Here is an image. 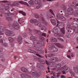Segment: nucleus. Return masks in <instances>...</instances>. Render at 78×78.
<instances>
[{
	"instance_id": "f257e3e1",
	"label": "nucleus",
	"mask_w": 78,
	"mask_h": 78,
	"mask_svg": "<svg viewBox=\"0 0 78 78\" xmlns=\"http://www.w3.org/2000/svg\"><path fill=\"white\" fill-rule=\"evenodd\" d=\"M10 8V7L8 6H5V5H3L2 9H1V8L0 7V9H1V12L3 14H5V16L6 17V20L8 21H12L13 19L12 17H8V16H10V14L9 13L10 12L9 9Z\"/></svg>"
},
{
	"instance_id": "f03ea898",
	"label": "nucleus",
	"mask_w": 78,
	"mask_h": 78,
	"mask_svg": "<svg viewBox=\"0 0 78 78\" xmlns=\"http://www.w3.org/2000/svg\"><path fill=\"white\" fill-rule=\"evenodd\" d=\"M21 70L22 72H24L25 73H28V74H30L31 75H36V73H37L36 71H34V69H32V70L30 72L28 73V72L27 71V69L24 67L22 68Z\"/></svg>"
},
{
	"instance_id": "7ed1b4c3",
	"label": "nucleus",
	"mask_w": 78,
	"mask_h": 78,
	"mask_svg": "<svg viewBox=\"0 0 78 78\" xmlns=\"http://www.w3.org/2000/svg\"><path fill=\"white\" fill-rule=\"evenodd\" d=\"M66 29L67 30L68 32H69V33H71V34L73 33V32H75L76 33L78 32L77 29L75 28L72 29L71 28V27L69 25L67 26Z\"/></svg>"
},
{
	"instance_id": "20e7f679",
	"label": "nucleus",
	"mask_w": 78,
	"mask_h": 78,
	"mask_svg": "<svg viewBox=\"0 0 78 78\" xmlns=\"http://www.w3.org/2000/svg\"><path fill=\"white\" fill-rule=\"evenodd\" d=\"M49 50L51 52H56L58 51V48H55L53 44L49 45Z\"/></svg>"
},
{
	"instance_id": "39448f33",
	"label": "nucleus",
	"mask_w": 78,
	"mask_h": 78,
	"mask_svg": "<svg viewBox=\"0 0 78 78\" xmlns=\"http://www.w3.org/2000/svg\"><path fill=\"white\" fill-rule=\"evenodd\" d=\"M12 27L15 30H18L20 28V25L19 24V23L17 21H15L12 24Z\"/></svg>"
},
{
	"instance_id": "423d86ee",
	"label": "nucleus",
	"mask_w": 78,
	"mask_h": 78,
	"mask_svg": "<svg viewBox=\"0 0 78 78\" xmlns=\"http://www.w3.org/2000/svg\"><path fill=\"white\" fill-rule=\"evenodd\" d=\"M5 34L7 36H14L15 35L14 33L12 31H11L9 30L6 31L5 32Z\"/></svg>"
},
{
	"instance_id": "0eeeda50",
	"label": "nucleus",
	"mask_w": 78,
	"mask_h": 78,
	"mask_svg": "<svg viewBox=\"0 0 78 78\" xmlns=\"http://www.w3.org/2000/svg\"><path fill=\"white\" fill-rule=\"evenodd\" d=\"M32 47L37 51H40L42 49V47L39 45H33Z\"/></svg>"
},
{
	"instance_id": "6e6552de",
	"label": "nucleus",
	"mask_w": 78,
	"mask_h": 78,
	"mask_svg": "<svg viewBox=\"0 0 78 78\" xmlns=\"http://www.w3.org/2000/svg\"><path fill=\"white\" fill-rule=\"evenodd\" d=\"M74 11L73 10V9L69 7L68 9V12L69 14L70 15H73V12Z\"/></svg>"
},
{
	"instance_id": "1a4fd4ad",
	"label": "nucleus",
	"mask_w": 78,
	"mask_h": 78,
	"mask_svg": "<svg viewBox=\"0 0 78 78\" xmlns=\"http://www.w3.org/2000/svg\"><path fill=\"white\" fill-rule=\"evenodd\" d=\"M50 41L51 42H57L58 40L57 38L52 37L50 38Z\"/></svg>"
},
{
	"instance_id": "9d476101",
	"label": "nucleus",
	"mask_w": 78,
	"mask_h": 78,
	"mask_svg": "<svg viewBox=\"0 0 78 78\" xmlns=\"http://www.w3.org/2000/svg\"><path fill=\"white\" fill-rule=\"evenodd\" d=\"M58 31H59V30L58 29V28L57 27H55L52 30V32L55 34L58 33Z\"/></svg>"
},
{
	"instance_id": "9b49d317",
	"label": "nucleus",
	"mask_w": 78,
	"mask_h": 78,
	"mask_svg": "<svg viewBox=\"0 0 78 78\" xmlns=\"http://www.w3.org/2000/svg\"><path fill=\"white\" fill-rule=\"evenodd\" d=\"M64 26V25H61V26H57L59 28H60L61 29V31L62 33H63V34H64L65 33V30H64V28H62V27Z\"/></svg>"
},
{
	"instance_id": "f8f14e48",
	"label": "nucleus",
	"mask_w": 78,
	"mask_h": 78,
	"mask_svg": "<svg viewBox=\"0 0 78 78\" xmlns=\"http://www.w3.org/2000/svg\"><path fill=\"white\" fill-rule=\"evenodd\" d=\"M34 24L35 25H37V26H38V27H41L42 26L41 23L40 22L37 21V20H36L34 23Z\"/></svg>"
},
{
	"instance_id": "ddd939ff",
	"label": "nucleus",
	"mask_w": 78,
	"mask_h": 78,
	"mask_svg": "<svg viewBox=\"0 0 78 78\" xmlns=\"http://www.w3.org/2000/svg\"><path fill=\"white\" fill-rule=\"evenodd\" d=\"M62 16H63V14H61L60 13H58L56 15V17L58 19H60Z\"/></svg>"
},
{
	"instance_id": "4468645a",
	"label": "nucleus",
	"mask_w": 78,
	"mask_h": 78,
	"mask_svg": "<svg viewBox=\"0 0 78 78\" xmlns=\"http://www.w3.org/2000/svg\"><path fill=\"white\" fill-rule=\"evenodd\" d=\"M18 41L19 44H22V37L21 36H19L18 38Z\"/></svg>"
},
{
	"instance_id": "2eb2a0df",
	"label": "nucleus",
	"mask_w": 78,
	"mask_h": 78,
	"mask_svg": "<svg viewBox=\"0 0 78 78\" xmlns=\"http://www.w3.org/2000/svg\"><path fill=\"white\" fill-rule=\"evenodd\" d=\"M0 2H2V3H7V5L8 6H12L11 5V2L9 1H0Z\"/></svg>"
},
{
	"instance_id": "dca6fc26",
	"label": "nucleus",
	"mask_w": 78,
	"mask_h": 78,
	"mask_svg": "<svg viewBox=\"0 0 78 78\" xmlns=\"http://www.w3.org/2000/svg\"><path fill=\"white\" fill-rule=\"evenodd\" d=\"M41 19L42 22L44 23V24H45V25H47L48 23H47L46 21L45 20V19H44V17H41Z\"/></svg>"
},
{
	"instance_id": "f3484780",
	"label": "nucleus",
	"mask_w": 78,
	"mask_h": 78,
	"mask_svg": "<svg viewBox=\"0 0 78 78\" xmlns=\"http://www.w3.org/2000/svg\"><path fill=\"white\" fill-rule=\"evenodd\" d=\"M11 6H16V5H19V3L18 1H15L13 2L12 4H11Z\"/></svg>"
},
{
	"instance_id": "a211bd4d",
	"label": "nucleus",
	"mask_w": 78,
	"mask_h": 78,
	"mask_svg": "<svg viewBox=\"0 0 78 78\" xmlns=\"http://www.w3.org/2000/svg\"><path fill=\"white\" fill-rule=\"evenodd\" d=\"M51 21L52 25H56V23L55 20L54 19H51Z\"/></svg>"
},
{
	"instance_id": "6ab92c4d",
	"label": "nucleus",
	"mask_w": 78,
	"mask_h": 78,
	"mask_svg": "<svg viewBox=\"0 0 78 78\" xmlns=\"http://www.w3.org/2000/svg\"><path fill=\"white\" fill-rule=\"evenodd\" d=\"M35 32L36 33L40 36L42 35V32L40 30H35Z\"/></svg>"
},
{
	"instance_id": "aec40b11",
	"label": "nucleus",
	"mask_w": 78,
	"mask_h": 78,
	"mask_svg": "<svg viewBox=\"0 0 78 78\" xmlns=\"http://www.w3.org/2000/svg\"><path fill=\"white\" fill-rule=\"evenodd\" d=\"M37 38V37H35L34 36H32L30 37V40L33 41L35 39H36Z\"/></svg>"
},
{
	"instance_id": "412c9836",
	"label": "nucleus",
	"mask_w": 78,
	"mask_h": 78,
	"mask_svg": "<svg viewBox=\"0 0 78 78\" xmlns=\"http://www.w3.org/2000/svg\"><path fill=\"white\" fill-rule=\"evenodd\" d=\"M63 25H64V23L62 22H59V21H57V24L56 27H58Z\"/></svg>"
},
{
	"instance_id": "4be33fe9",
	"label": "nucleus",
	"mask_w": 78,
	"mask_h": 78,
	"mask_svg": "<svg viewBox=\"0 0 78 78\" xmlns=\"http://www.w3.org/2000/svg\"><path fill=\"white\" fill-rule=\"evenodd\" d=\"M38 61L40 62L41 64H45V61L42 59H39L38 60Z\"/></svg>"
},
{
	"instance_id": "5701e85b",
	"label": "nucleus",
	"mask_w": 78,
	"mask_h": 78,
	"mask_svg": "<svg viewBox=\"0 0 78 78\" xmlns=\"http://www.w3.org/2000/svg\"><path fill=\"white\" fill-rule=\"evenodd\" d=\"M2 51L3 48H0V58H2V57H3V56L4 55V54H3V53L2 52Z\"/></svg>"
},
{
	"instance_id": "b1692460",
	"label": "nucleus",
	"mask_w": 78,
	"mask_h": 78,
	"mask_svg": "<svg viewBox=\"0 0 78 78\" xmlns=\"http://www.w3.org/2000/svg\"><path fill=\"white\" fill-rule=\"evenodd\" d=\"M34 2L35 4H36V5H37V4H38V5L41 4V0H35Z\"/></svg>"
},
{
	"instance_id": "393cba45",
	"label": "nucleus",
	"mask_w": 78,
	"mask_h": 78,
	"mask_svg": "<svg viewBox=\"0 0 78 78\" xmlns=\"http://www.w3.org/2000/svg\"><path fill=\"white\" fill-rule=\"evenodd\" d=\"M74 70L76 73H78V66L74 68Z\"/></svg>"
},
{
	"instance_id": "a878e982",
	"label": "nucleus",
	"mask_w": 78,
	"mask_h": 78,
	"mask_svg": "<svg viewBox=\"0 0 78 78\" xmlns=\"http://www.w3.org/2000/svg\"><path fill=\"white\" fill-rule=\"evenodd\" d=\"M60 20H61L62 21L64 22V21H66V17H65L64 16H62Z\"/></svg>"
},
{
	"instance_id": "bb28decb",
	"label": "nucleus",
	"mask_w": 78,
	"mask_h": 78,
	"mask_svg": "<svg viewBox=\"0 0 78 78\" xmlns=\"http://www.w3.org/2000/svg\"><path fill=\"white\" fill-rule=\"evenodd\" d=\"M46 17H47L48 19H51V18H53V16H52L51 14L47 15L46 16Z\"/></svg>"
},
{
	"instance_id": "cd10ccee",
	"label": "nucleus",
	"mask_w": 78,
	"mask_h": 78,
	"mask_svg": "<svg viewBox=\"0 0 78 78\" xmlns=\"http://www.w3.org/2000/svg\"><path fill=\"white\" fill-rule=\"evenodd\" d=\"M33 43L34 44V45H37V44H39V43L37 42V41L36 39L34 40L33 41Z\"/></svg>"
},
{
	"instance_id": "c85d7f7f",
	"label": "nucleus",
	"mask_w": 78,
	"mask_h": 78,
	"mask_svg": "<svg viewBox=\"0 0 78 78\" xmlns=\"http://www.w3.org/2000/svg\"><path fill=\"white\" fill-rule=\"evenodd\" d=\"M62 7L63 8V10L66 11H67V7H66V6L64 5H62Z\"/></svg>"
},
{
	"instance_id": "c756f323",
	"label": "nucleus",
	"mask_w": 78,
	"mask_h": 78,
	"mask_svg": "<svg viewBox=\"0 0 78 78\" xmlns=\"http://www.w3.org/2000/svg\"><path fill=\"white\" fill-rule=\"evenodd\" d=\"M19 13H20L21 14H22L23 16H26V13H25V12H23V11H19Z\"/></svg>"
},
{
	"instance_id": "7c9ffc66",
	"label": "nucleus",
	"mask_w": 78,
	"mask_h": 78,
	"mask_svg": "<svg viewBox=\"0 0 78 78\" xmlns=\"http://www.w3.org/2000/svg\"><path fill=\"white\" fill-rule=\"evenodd\" d=\"M4 30H5V28L2 26H0V31H2V32H3L4 31Z\"/></svg>"
},
{
	"instance_id": "2f4dec72",
	"label": "nucleus",
	"mask_w": 78,
	"mask_h": 78,
	"mask_svg": "<svg viewBox=\"0 0 78 78\" xmlns=\"http://www.w3.org/2000/svg\"><path fill=\"white\" fill-rule=\"evenodd\" d=\"M3 46L4 47H8V44L4 42L2 44Z\"/></svg>"
},
{
	"instance_id": "473e14b6",
	"label": "nucleus",
	"mask_w": 78,
	"mask_h": 78,
	"mask_svg": "<svg viewBox=\"0 0 78 78\" xmlns=\"http://www.w3.org/2000/svg\"><path fill=\"white\" fill-rule=\"evenodd\" d=\"M36 20H30V23H35V22H36Z\"/></svg>"
},
{
	"instance_id": "72a5a7b5",
	"label": "nucleus",
	"mask_w": 78,
	"mask_h": 78,
	"mask_svg": "<svg viewBox=\"0 0 78 78\" xmlns=\"http://www.w3.org/2000/svg\"><path fill=\"white\" fill-rule=\"evenodd\" d=\"M54 56V55L52 53H50L48 55V57L49 58H51V57H53Z\"/></svg>"
},
{
	"instance_id": "f704fd0d",
	"label": "nucleus",
	"mask_w": 78,
	"mask_h": 78,
	"mask_svg": "<svg viewBox=\"0 0 78 78\" xmlns=\"http://www.w3.org/2000/svg\"><path fill=\"white\" fill-rule=\"evenodd\" d=\"M9 40L10 42H12L14 41V40H13L12 38L11 37H9Z\"/></svg>"
},
{
	"instance_id": "c9c22d12",
	"label": "nucleus",
	"mask_w": 78,
	"mask_h": 78,
	"mask_svg": "<svg viewBox=\"0 0 78 78\" xmlns=\"http://www.w3.org/2000/svg\"><path fill=\"white\" fill-rule=\"evenodd\" d=\"M39 44H40L42 47H44L45 45V44H44V41H41L40 43H39Z\"/></svg>"
},
{
	"instance_id": "e433bc0d",
	"label": "nucleus",
	"mask_w": 78,
	"mask_h": 78,
	"mask_svg": "<svg viewBox=\"0 0 78 78\" xmlns=\"http://www.w3.org/2000/svg\"><path fill=\"white\" fill-rule=\"evenodd\" d=\"M29 5H33V4H34V3L33 2V1L32 0L30 1L29 2Z\"/></svg>"
},
{
	"instance_id": "4c0bfd02",
	"label": "nucleus",
	"mask_w": 78,
	"mask_h": 78,
	"mask_svg": "<svg viewBox=\"0 0 78 78\" xmlns=\"http://www.w3.org/2000/svg\"><path fill=\"white\" fill-rule=\"evenodd\" d=\"M65 16L66 17H67V18H69V17H70V16H69V15L68 13H65Z\"/></svg>"
},
{
	"instance_id": "58836bf2",
	"label": "nucleus",
	"mask_w": 78,
	"mask_h": 78,
	"mask_svg": "<svg viewBox=\"0 0 78 78\" xmlns=\"http://www.w3.org/2000/svg\"><path fill=\"white\" fill-rule=\"evenodd\" d=\"M70 73L71 74V76H75V73L73 72H70Z\"/></svg>"
},
{
	"instance_id": "ea45409f",
	"label": "nucleus",
	"mask_w": 78,
	"mask_h": 78,
	"mask_svg": "<svg viewBox=\"0 0 78 78\" xmlns=\"http://www.w3.org/2000/svg\"><path fill=\"white\" fill-rule=\"evenodd\" d=\"M39 38L40 40H42V41H44V39H45V38H44V37L42 36H41L39 37Z\"/></svg>"
},
{
	"instance_id": "a19ab883",
	"label": "nucleus",
	"mask_w": 78,
	"mask_h": 78,
	"mask_svg": "<svg viewBox=\"0 0 78 78\" xmlns=\"http://www.w3.org/2000/svg\"><path fill=\"white\" fill-rule=\"evenodd\" d=\"M72 5H73L74 7H76V6H78V4H76L75 3L73 2Z\"/></svg>"
},
{
	"instance_id": "79ce46f5",
	"label": "nucleus",
	"mask_w": 78,
	"mask_h": 78,
	"mask_svg": "<svg viewBox=\"0 0 78 78\" xmlns=\"http://www.w3.org/2000/svg\"><path fill=\"white\" fill-rule=\"evenodd\" d=\"M56 66L57 67H61V64L60 63L56 64Z\"/></svg>"
},
{
	"instance_id": "37998d69",
	"label": "nucleus",
	"mask_w": 78,
	"mask_h": 78,
	"mask_svg": "<svg viewBox=\"0 0 78 78\" xmlns=\"http://www.w3.org/2000/svg\"><path fill=\"white\" fill-rule=\"evenodd\" d=\"M41 6H42V4H40L36 6V8H37L39 9V8H40L41 7Z\"/></svg>"
},
{
	"instance_id": "c03bdc74",
	"label": "nucleus",
	"mask_w": 78,
	"mask_h": 78,
	"mask_svg": "<svg viewBox=\"0 0 78 78\" xmlns=\"http://www.w3.org/2000/svg\"><path fill=\"white\" fill-rule=\"evenodd\" d=\"M49 11L51 12V14L53 15V16H55V14H54V13H53V11L51 9H50Z\"/></svg>"
},
{
	"instance_id": "a18cd8bd",
	"label": "nucleus",
	"mask_w": 78,
	"mask_h": 78,
	"mask_svg": "<svg viewBox=\"0 0 78 78\" xmlns=\"http://www.w3.org/2000/svg\"><path fill=\"white\" fill-rule=\"evenodd\" d=\"M30 53H35V52L33 51L32 49H30V51H29Z\"/></svg>"
},
{
	"instance_id": "49530a36",
	"label": "nucleus",
	"mask_w": 78,
	"mask_h": 78,
	"mask_svg": "<svg viewBox=\"0 0 78 78\" xmlns=\"http://www.w3.org/2000/svg\"><path fill=\"white\" fill-rule=\"evenodd\" d=\"M35 17L36 19H39V18H40V16L38 15V14H36Z\"/></svg>"
},
{
	"instance_id": "de8ad7c7",
	"label": "nucleus",
	"mask_w": 78,
	"mask_h": 78,
	"mask_svg": "<svg viewBox=\"0 0 78 78\" xmlns=\"http://www.w3.org/2000/svg\"><path fill=\"white\" fill-rule=\"evenodd\" d=\"M40 68L41 69H42V70H45V67L43 65H41V66Z\"/></svg>"
},
{
	"instance_id": "09e8293b",
	"label": "nucleus",
	"mask_w": 78,
	"mask_h": 78,
	"mask_svg": "<svg viewBox=\"0 0 78 78\" xmlns=\"http://www.w3.org/2000/svg\"><path fill=\"white\" fill-rule=\"evenodd\" d=\"M41 66H42V65H41V64H39V63H37V67L38 68H40Z\"/></svg>"
},
{
	"instance_id": "8fccbe9b",
	"label": "nucleus",
	"mask_w": 78,
	"mask_h": 78,
	"mask_svg": "<svg viewBox=\"0 0 78 78\" xmlns=\"http://www.w3.org/2000/svg\"><path fill=\"white\" fill-rule=\"evenodd\" d=\"M0 44H3L4 43L3 42V40L2 39H0Z\"/></svg>"
},
{
	"instance_id": "3c124183",
	"label": "nucleus",
	"mask_w": 78,
	"mask_h": 78,
	"mask_svg": "<svg viewBox=\"0 0 78 78\" xmlns=\"http://www.w3.org/2000/svg\"><path fill=\"white\" fill-rule=\"evenodd\" d=\"M58 40H60V41H62V42H64V40H63V39H62L60 37H58Z\"/></svg>"
},
{
	"instance_id": "603ef678",
	"label": "nucleus",
	"mask_w": 78,
	"mask_h": 78,
	"mask_svg": "<svg viewBox=\"0 0 78 78\" xmlns=\"http://www.w3.org/2000/svg\"><path fill=\"white\" fill-rule=\"evenodd\" d=\"M66 37L67 38H70V34H66Z\"/></svg>"
},
{
	"instance_id": "864d4df0",
	"label": "nucleus",
	"mask_w": 78,
	"mask_h": 78,
	"mask_svg": "<svg viewBox=\"0 0 78 78\" xmlns=\"http://www.w3.org/2000/svg\"><path fill=\"white\" fill-rule=\"evenodd\" d=\"M41 36H44V37H46V34L45 33H43L42 34L41 33Z\"/></svg>"
},
{
	"instance_id": "5fc2aeb1",
	"label": "nucleus",
	"mask_w": 78,
	"mask_h": 78,
	"mask_svg": "<svg viewBox=\"0 0 78 78\" xmlns=\"http://www.w3.org/2000/svg\"><path fill=\"white\" fill-rule=\"evenodd\" d=\"M62 33H60L58 34V35L59 37H61V36H62Z\"/></svg>"
},
{
	"instance_id": "6e6d98bb",
	"label": "nucleus",
	"mask_w": 78,
	"mask_h": 78,
	"mask_svg": "<svg viewBox=\"0 0 78 78\" xmlns=\"http://www.w3.org/2000/svg\"><path fill=\"white\" fill-rule=\"evenodd\" d=\"M23 37H27V35L26 33H24L23 34Z\"/></svg>"
},
{
	"instance_id": "4d7b16f0",
	"label": "nucleus",
	"mask_w": 78,
	"mask_h": 78,
	"mask_svg": "<svg viewBox=\"0 0 78 78\" xmlns=\"http://www.w3.org/2000/svg\"><path fill=\"white\" fill-rule=\"evenodd\" d=\"M45 62H46L47 65H48V66L49 65V62H48L46 60H45Z\"/></svg>"
},
{
	"instance_id": "13d9d810",
	"label": "nucleus",
	"mask_w": 78,
	"mask_h": 78,
	"mask_svg": "<svg viewBox=\"0 0 78 78\" xmlns=\"http://www.w3.org/2000/svg\"><path fill=\"white\" fill-rule=\"evenodd\" d=\"M21 76L22 77V78H25V75H24V74H21Z\"/></svg>"
},
{
	"instance_id": "bf43d9fd",
	"label": "nucleus",
	"mask_w": 78,
	"mask_h": 78,
	"mask_svg": "<svg viewBox=\"0 0 78 78\" xmlns=\"http://www.w3.org/2000/svg\"><path fill=\"white\" fill-rule=\"evenodd\" d=\"M36 55H37V56H38L39 57H40V58H42V56H41V55H40L39 54H36Z\"/></svg>"
},
{
	"instance_id": "052dcab7",
	"label": "nucleus",
	"mask_w": 78,
	"mask_h": 78,
	"mask_svg": "<svg viewBox=\"0 0 78 78\" xmlns=\"http://www.w3.org/2000/svg\"><path fill=\"white\" fill-rule=\"evenodd\" d=\"M61 78H66V76H65L61 75L60 76Z\"/></svg>"
},
{
	"instance_id": "680f3d73",
	"label": "nucleus",
	"mask_w": 78,
	"mask_h": 78,
	"mask_svg": "<svg viewBox=\"0 0 78 78\" xmlns=\"http://www.w3.org/2000/svg\"><path fill=\"white\" fill-rule=\"evenodd\" d=\"M55 57H53L51 58V60L52 61H55Z\"/></svg>"
},
{
	"instance_id": "e2e57ef3",
	"label": "nucleus",
	"mask_w": 78,
	"mask_h": 78,
	"mask_svg": "<svg viewBox=\"0 0 78 78\" xmlns=\"http://www.w3.org/2000/svg\"><path fill=\"white\" fill-rule=\"evenodd\" d=\"M58 61V58L57 57H55V61Z\"/></svg>"
},
{
	"instance_id": "0e129e2a",
	"label": "nucleus",
	"mask_w": 78,
	"mask_h": 78,
	"mask_svg": "<svg viewBox=\"0 0 78 78\" xmlns=\"http://www.w3.org/2000/svg\"><path fill=\"white\" fill-rule=\"evenodd\" d=\"M42 27L43 28V29L45 30H46V29H47V28L45 26H42Z\"/></svg>"
},
{
	"instance_id": "69168bd1",
	"label": "nucleus",
	"mask_w": 78,
	"mask_h": 78,
	"mask_svg": "<svg viewBox=\"0 0 78 78\" xmlns=\"http://www.w3.org/2000/svg\"><path fill=\"white\" fill-rule=\"evenodd\" d=\"M65 69L66 70H67L68 71H69V68H68V67H66L65 68Z\"/></svg>"
},
{
	"instance_id": "338daca9",
	"label": "nucleus",
	"mask_w": 78,
	"mask_h": 78,
	"mask_svg": "<svg viewBox=\"0 0 78 78\" xmlns=\"http://www.w3.org/2000/svg\"><path fill=\"white\" fill-rule=\"evenodd\" d=\"M18 3H21V4H22L23 3V2L21 1H18Z\"/></svg>"
},
{
	"instance_id": "774afa93",
	"label": "nucleus",
	"mask_w": 78,
	"mask_h": 78,
	"mask_svg": "<svg viewBox=\"0 0 78 78\" xmlns=\"http://www.w3.org/2000/svg\"><path fill=\"white\" fill-rule=\"evenodd\" d=\"M75 21L76 22V23H75V24H76L77 26H78V21L77 20H76Z\"/></svg>"
}]
</instances>
